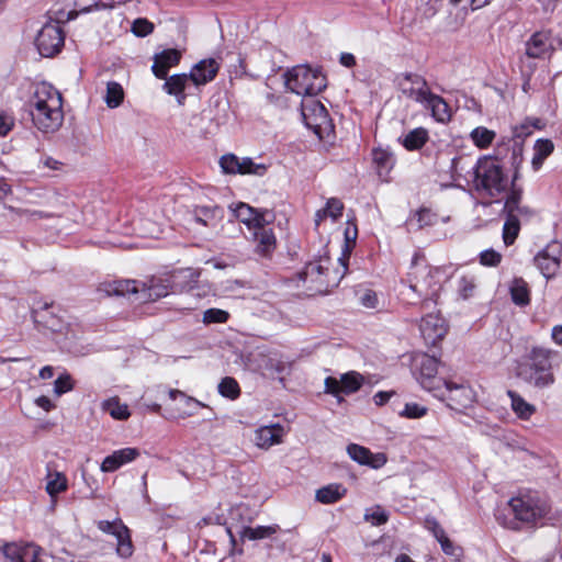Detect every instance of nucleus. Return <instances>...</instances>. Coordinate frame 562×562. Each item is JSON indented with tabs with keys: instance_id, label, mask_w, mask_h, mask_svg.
<instances>
[{
	"instance_id": "e433bc0d",
	"label": "nucleus",
	"mask_w": 562,
	"mask_h": 562,
	"mask_svg": "<svg viewBox=\"0 0 562 562\" xmlns=\"http://www.w3.org/2000/svg\"><path fill=\"white\" fill-rule=\"evenodd\" d=\"M101 409L116 420H126L131 416L127 404L121 403L117 396L104 400L101 403Z\"/></svg>"
},
{
	"instance_id": "6e6d98bb",
	"label": "nucleus",
	"mask_w": 562,
	"mask_h": 562,
	"mask_svg": "<svg viewBox=\"0 0 562 562\" xmlns=\"http://www.w3.org/2000/svg\"><path fill=\"white\" fill-rule=\"evenodd\" d=\"M475 289V279L472 276H462L458 280V293L468 299L472 296Z\"/></svg>"
},
{
	"instance_id": "8fccbe9b",
	"label": "nucleus",
	"mask_w": 562,
	"mask_h": 562,
	"mask_svg": "<svg viewBox=\"0 0 562 562\" xmlns=\"http://www.w3.org/2000/svg\"><path fill=\"white\" fill-rule=\"evenodd\" d=\"M520 231V222L516 217L507 216L503 226V240L506 246L514 244Z\"/></svg>"
},
{
	"instance_id": "1a4fd4ad",
	"label": "nucleus",
	"mask_w": 562,
	"mask_h": 562,
	"mask_svg": "<svg viewBox=\"0 0 562 562\" xmlns=\"http://www.w3.org/2000/svg\"><path fill=\"white\" fill-rule=\"evenodd\" d=\"M396 85L403 97L422 105L431 92L426 79L417 74L407 72L397 76Z\"/></svg>"
},
{
	"instance_id": "2eb2a0df",
	"label": "nucleus",
	"mask_w": 562,
	"mask_h": 562,
	"mask_svg": "<svg viewBox=\"0 0 562 562\" xmlns=\"http://www.w3.org/2000/svg\"><path fill=\"white\" fill-rule=\"evenodd\" d=\"M98 528L105 533L112 535L116 539V551L122 558H130L133 554V544L130 530L121 519L113 521L100 520Z\"/></svg>"
},
{
	"instance_id": "052dcab7",
	"label": "nucleus",
	"mask_w": 562,
	"mask_h": 562,
	"mask_svg": "<svg viewBox=\"0 0 562 562\" xmlns=\"http://www.w3.org/2000/svg\"><path fill=\"white\" fill-rule=\"evenodd\" d=\"M49 307L48 303H43L42 305L37 307H33L32 310V317L35 323L37 324H44L45 327H48L53 330H56L55 325L49 323L45 319V315L43 314L44 311H46Z\"/></svg>"
},
{
	"instance_id": "7ed1b4c3",
	"label": "nucleus",
	"mask_w": 562,
	"mask_h": 562,
	"mask_svg": "<svg viewBox=\"0 0 562 562\" xmlns=\"http://www.w3.org/2000/svg\"><path fill=\"white\" fill-rule=\"evenodd\" d=\"M474 187L492 198L506 195L513 187H517L505 173L497 157L483 156L474 167Z\"/></svg>"
},
{
	"instance_id": "423d86ee",
	"label": "nucleus",
	"mask_w": 562,
	"mask_h": 562,
	"mask_svg": "<svg viewBox=\"0 0 562 562\" xmlns=\"http://www.w3.org/2000/svg\"><path fill=\"white\" fill-rule=\"evenodd\" d=\"M440 273L441 271L439 268L415 263L413 266V271L408 276V289L412 292L417 293L419 296H425L426 300L424 304H426L429 300H432L439 289Z\"/></svg>"
},
{
	"instance_id": "ea45409f",
	"label": "nucleus",
	"mask_w": 562,
	"mask_h": 562,
	"mask_svg": "<svg viewBox=\"0 0 562 562\" xmlns=\"http://www.w3.org/2000/svg\"><path fill=\"white\" fill-rule=\"evenodd\" d=\"M222 209L217 206H201L195 210L194 221L206 227H215L222 218Z\"/></svg>"
},
{
	"instance_id": "e2e57ef3",
	"label": "nucleus",
	"mask_w": 562,
	"mask_h": 562,
	"mask_svg": "<svg viewBox=\"0 0 562 562\" xmlns=\"http://www.w3.org/2000/svg\"><path fill=\"white\" fill-rule=\"evenodd\" d=\"M15 119L8 113H0V136H7L14 127Z\"/></svg>"
},
{
	"instance_id": "c756f323",
	"label": "nucleus",
	"mask_w": 562,
	"mask_h": 562,
	"mask_svg": "<svg viewBox=\"0 0 562 562\" xmlns=\"http://www.w3.org/2000/svg\"><path fill=\"white\" fill-rule=\"evenodd\" d=\"M510 400V408L520 420H529L537 412V407L527 402L520 394L515 391H507Z\"/></svg>"
},
{
	"instance_id": "09e8293b",
	"label": "nucleus",
	"mask_w": 562,
	"mask_h": 562,
	"mask_svg": "<svg viewBox=\"0 0 562 562\" xmlns=\"http://www.w3.org/2000/svg\"><path fill=\"white\" fill-rule=\"evenodd\" d=\"M218 393L231 401H234L240 395V387L238 382L232 376H225L217 385Z\"/></svg>"
},
{
	"instance_id": "0eeeda50",
	"label": "nucleus",
	"mask_w": 562,
	"mask_h": 562,
	"mask_svg": "<svg viewBox=\"0 0 562 562\" xmlns=\"http://www.w3.org/2000/svg\"><path fill=\"white\" fill-rule=\"evenodd\" d=\"M434 395L442 401H448L449 407L457 411L471 406L475 401V393L471 386L451 381H445L442 391H436Z\"/></svg>"
},
{
	"instance_id": "de8ad7c7",
	"label": "nucleus",
	"mask_w": 562,
	"mask_h": 562,
	"mask_svg": "<svg viewBox=\"0 0 562 562\" xmlns=\"http://www.w3.org/2000/svg\"><path fill=\"white\" fill-rule=\"evenodd\" d=\"M325 270L327 271V268L324 267L322 261L310 262L306 266L305 270L301 273V278L304 281L311 280L312 282L315 281L321 284L326 283L328 285L330 283V280L324 281L322 279Z\"/></svg>"
},
{
	"instance_id": "79ce46f5",
	"label": "nucleus",
	"mask_w": 562,
	"mask_h": 562,
	"mask_svg": "<svg viewBox=\"0 0 562 562\" xmlns=\"http://www.w3.org/2000/svg\"><path fill=\"white\" fill-rule=\"evenodd\" d=\"M553 143L549 139H538L533 147L531 165L533 170H539L546 158L553 151Z\"/></svg>"
},
{
	"instance_id": "6ab92c4d",
	"label": "nucleus",
	"mask_w": 562,
	"mask_h": 562,
	"mask_svg": "<svg viewBox=\"0 0 562 562\" xmlns=\"http://www.w3.org/2000/svg\"><path fill=\"white\" fill-rule=\"evenodd\" d=\"M250 233V239L255 244L256 254L267 257L271 255L277 247V238L270 224H261Z\"/></svg>"
},
{
	"instance_id": "393cba45",
	"label": "nucleus",
	"mask_w": 562,
	"mask_h": 562,
	"mask_svg": "<svg viewBox=\"0 0 562 562\" xmlns=\"http://www.w3.org/2000/svg\"><path fill=\"white\" fill-rule=\"evenodd\" d=\"M220 69L218 63L213 59H203L195 64L190 70L191 81L194 86H204L212 81Z\"/></svg>"
},
{
	"instance_id": "9d476101",
	"label": "nucleus",
	"mask_w": 562,
	"mask_h": 562,
	"mask_svg": "<svg viewBox=\"0 0 562 562\" xmlns=\"http://www.w3.org/2000/svg\"><path fill=\"white\" fill-rule=\"evenodd\" d=\"M35 45L43 57H52L64 45V33L56 23L45 24L37 33Z\"/></svg>"
},
{
	"instance_id": "39448f33",
	"label": "nucleus",
	"mask_w": 562,
	"mask_h": 562,
	"mask_svg": "<svg viewBox=\"0 0 562 562\" xmlns=\"http://www.w3.org/2000/svg\"><path fill=\"white\" fill-rule=\"evenodd\" d=\"M285 86L297 95L312 97L319 93L326 87V82L319 70L299 65L285 74Z\"/></svg>"
},
{
	"instance_id": "0e129e2a",
	"label": "nucleus",
	"mask_w": 562,
	"mask_h": 562,
	"mask_svg": "<svg viewBox=\"0 0 562 562\" xmlns=\"http://www.w3.org/2000/svg\"><path fill=\"white\" fill-rule=\"evenodd\" d=\"M522 164V148L520 146H514L512 150V165L514 167L513 182L515 183L518 178V169Z\"/></svg>"
},
{
	"instance_id": "a211bd4d",
	"label": "nucleus",
	"mask_w": 562,
	"mask_h": 562,
	"mask_svg": "<svg viewBox=\"0 0 562 562\" xmlns=\"http://www.w3.org/2000/svg\"><path fill=\"white\" fill-rule=\"evenodd\" d=\"M419 329L424 340L429 345H436L447 334L446 321L439 313H429L424 316Z\"/></svg>"
},
{
	"instance_id": "7c9ffc66",
	"label": "nucleus",
	"mask_w": 562,
	"mask_h": 562,
	"mask_svg": "<svg viewBox=\"0 0 562 562\" xmlns=\"http://www.w3.org/2000/svg\"><path fill=\"white\" fill-rule=\"evenodd\" d=\"M423 106L431 111V115L437 122L445 123L451 117L448 103L440 95L432 92H430Z\"/></svg>"
},
{
	"instance_id": "5fc2aeb1",
	"label": "nucleus",
	"mask_w": 562,
	"mask_h": 562,
	"mask_svg": "<svg viewBox=\"0 0 562 562\" xmlns=\"http://www.w3.org/2000/svg\"><path fill=\"white\" fill-rule=\"evenodd\" d=\"M427 414V408L417 403H406L403 411L398 413L401 417L416 419Z\"/></svg>"
},
{
	"instance_id": "b1692460",
	"label": "nucleus",
	"mask_w": 562,
	"mask_h": 562,
	"mask_svg": "<svg viewBox=\"0 0 562 562\" xmlns=\"http://www.w3.org/2000/svg\"><path fill=\"white\" fill-rule=\"evenodd\" d=\"M181 52L175 48L164 49L154 56L151 71L158 79L166 78L169 69L177 66L181 59Z\"/></svg>"
},
{
	"instance_id": "f257e3e1",
	"label": "nucleus",
	"mask_w": 562,
	"mask_h": 562,
	"mask_svg": "<svg viewBox=\"0 0 562 562\" xmlns=\"http://www.w3.org/2000/svg\"><path fill=\"white\" fill-rule=\"evenodd\" d=\"M31 116L35 127L45 134L57 132L64 122L61 93L47 82L35 86L30 99Z\"/></svg>"
},
{
	"instance_id": "4468645a",
	"label": "nucleus",
	"mask_w": 562,
	"mask_h": 562,
	"mask_svg": "<svg viewBox=\"0 0 562 562\" xmlns=\"http://www.w3.org/2000/svg\"><path fill=\"white\" fill-rule=\"evenodd\" d=\"M229 209L235 217L246 225L249 232L254 228H258L261 224H271L274 218L270 211H260L243 202L232 204Z\"/></svg>"
},
{
	"instance_id": "20e7f679",
	"label": "nucleus",
	"mask_w": 562,
	"mask_h": 562,
	"mask_svg": "<svg viewBox=\"0 0 562 562\" xmlns=\"http://www.w3.org/2000/svg\"><path fill=\"white\" fill-rule=\"evenodd\" d=\"M554 355V351L550 349L533 347L525 361L518 367L517 376L537 390L552 386L555 383L551 363Z\"/></svg>"
},
{
	"instance_id": "bb28decb",
	"label": "nucleus",
	"mask_w": 562,
	"mask_h": 562,
	"mask_svg": "<svg viewBox=\"0 0 562 562\" xmlns=\"http://www.w3.org/2000/svg\"><path fill=\"white\" fill-rule=\"evenodd\" d=\"M200 274V271L193 268L175 271L170 276L172 291L191 292L198 289Z\"/></svg>"
},
{
	"instance_id": "680f3d73",
	"label": "nucleus",
	"mask_w": 562,
	"mask_h": 562,
	"mask_svg": "<svg viewBox=\"0 0 562 562\" xmlns=\"http://www.w3.org/2000/svg\"><path fill=\"white\" fill-rule=\"evenodd\" d=\"M425 528L432 533L436 540H439L440 538H443V536H446L443 528L434 517H427L425 519Z\"/></svg>"
},
{
	"instance_id": "4c0bfd02",
	"label": "nucleus",
	"mask_w": 562,
	"mask_h": 562,
	"mask_svg": "<svg viewBox=\"0 0 562 562\" xmlns=\"http://www.w3.org/2000/svg\"><path fill=\"white\" fill-rule=\"evenodd\" d=\"M372 160L380 178H385L394 166L392 153L386 149L375 148L372 150Z\"/></svg>"
},
{
	"instance_id": "72a5a7b5",
	"label": "nucleus",
	"mask_w": 562,
	"mask_h": 562,
	"mask_svg": "<svg viewBox=\"0 0 562 562\" xmlns=\"http://www.w3.org/2000/svg\"><path fill=\"white\" fill-rule=\"evenodd\" d=\"M45 490L50 496L53 503H56V497L68 488V480L61 472L55 471L46 474Z\"/></svg>"
},
{
	"instance_id": "58836bf2",
	"label": "nucleus",
	"mask_w": 562,
	"mask_h": 562,
	"mask_svg": "<svg viewBox=\"0 0 562 562\" xmlns=\"http://www.w3.org/2000/svg\"><path fill=\"white\" fill-rule=\"evenodd\" d=\"M256 370L262 374L272 375L283 370V363L277 358L276 355L258 353L256 355Z\"/></svg>"
},
{
	"instance_id": "a19ab883",
	"label": "nucleus",
	"mask_w": 562,
	"mask_h": 562,
	"mask_svg": "<svg viewBox=\"0 0 562 562\" xmlns=\"http://www.w3.org/2000/svg\"><path fill=\"white\" fill-rule=\"evenodd\" d=\"M125 92L121 83L116 81H109L104 94V102L108 108L116 109L124 101Z\"/></svg>"
},
{
	"instance_id": "69168bd1",
	"label": "nucleus",
	"mask_w": 562,
	"mask_h": 562,
	"mask_svg": "<svg viewBox=\"0 0 562 562\" xmlns=\"http://www.w3.org/2000/svg\"><path fill=\"white\" fill-rule=\"evenodd\" d=\"M359 301L363 307L375 308L378 306V295L372 290H366L359 297Z\"/></svg>"
},
{
	"instance_id": "864d4df0",
	"label": "nucleus",
	"mask_w": 562,
	"mask_h": 562,
	"mask_svg": "<svg viewBox=\"0 0 562 562\" xmlns=\"http://www.w3.org/2000/svg\"><path fill=\"white\" fill-rule=\"evenodd\" d=\"M434 221H435V215L431 213L430 210L420 209L417 212H415L413 217L409 218V224L414 225V222H416L417 228H423L425 226L431 225L434 223Z\"/></svg>"
},
{
	"instance_id": "603ef678",
	"label": "nucleus",
	"mask_w": 562,
	"mask_h": 562,
	"mask_svg": "<svg viewBox=\"0 0 562 562\" xmlns=\"http://www.w3.org/2000/svg\"><path fill=\"white\" fill-rule=\"evenodd\" d=\"M229 318V313L221 308H209L203 313V323L209 324H223Z\"/></svg>"
},
{
	"instance_id": "f03ea898",
	"label": "nucleus",
	"mask_w": 562,
	"mask_h": 562,
	"mask_svg": "<svg viewBox=\"0 0 562 562\" xmlns=\"http://www.w3.org/2000/svg\"><path fill=\"white\" fill-rule=\"evenodd\" d=\"M508 507L514 518L496 514V520L501 526L510 530H519L521 525L528 527L537 526L547 517L550 512L548 501L537 492L527 491L512 497Z\"/></svg>"
},
{
	"instance_id": "bf43d9fd",
	"label": "nucleus",
	"mask_w": 562,
	"mask_h": 562,
	"mask_svg": "<svg viewBox=\"0 0 562 562\" xmlns=\"http://www.w3.org/2000/svg\"><path fill=\"white\" fill-rule=\"evenodd\" d=\"M502 260V255L494 249H486L480 254V262L486 267H496Z\"/></svg>"
},
{
	"instance_id": "774afa93",
	"label": "nucleus",
	"mask_w": 562,
	"mask_h": 562,
	"mask_svg": "<svg viewBox=\"0 0 562 562\" xmlns=\"http://www.w3.org/2000/svg\"><path fill=\"white\" fill-rule=\"evenodd\" d=\"M366 519L371 521L373 525L380 526L387 521V515L383 509L376 508L372 513L366 514Z\"/></svg>"
},
{
	"instance_id": "cd10ccee",
	"label": "nucleus",
	"mask_w": 562,
	"mask_h": 562,
	"mask_svg": "<svg viewBox=\"0 0 562 562\" xmlns=\"http://www.w3.org/2000/svg\"><path fill=\"white\" fill-rule=\"evenodd\" d=\"M172 290L169 279H153L148 283L140 282L139 299L142 301H156L165 297Z\"/></svg>"
},
{
	"instance_id": "49530a36",
	"label": "nucleus",
	"mask_w": 562,
	"mask_h": 562,
	"mask_svg": "<svg viewBox=\"0 0 562 562\" xmlns=\"http://www.w3.org/2000/svg\"><path fill=\"white\" fill-rule=\"evenodd\" d=\"M357 238V227L355 224H350L346 231H345V239H346V243H345V247H344V250H342V255L341 257L339 258V262L341 265V268H342V273L340 277L338 278H335L333 280L334 283L336 282H339L340 279L345 276V273L347 272V260L349 258V255H350V249H349V243L350 241H355Z\"/></svg>"
},
{
	"instance_id": "c03bdc74",
	"label": "nucleus",
	"mask_w": 562,
	"mask_h": 562,
	"mask_svg": "<svg viewBox=\"0 0 562 562\" xmlns=\"http://www.w3.org/2000/svg\"><path fill=\"white\" fill-rule=\"evenodd\" d=\"M496 133L485 126H477L470 133V139L480 149H485L492 145Z\"/></svg>"
},
{
	"instance_id": "aec40b11",
	"label": "nucleus",
	"mask_w": 562,
	"mask_h": 562,
	"mask_svg": "<svg viewBox=\"0 0 562 562\" xmlns=\"http://www.w3.org/2000/svg\"><path fill=\"white\" fill-rule=\"evenodd\" d=\"M284 435V427L280 424L261 426L254 432V442L259 449L268 450L272 446L280 445Z\"/></svg>"
},
{
	"instance_id": "6e6552de",
	"label": "nucleus",
	"mask_w": 562,
	"mask_h": 562,
	"mask_svg": "<svg viewBox=\"0 0 562 562\" xmlns=\"http://www.w3.org/2000/svg\"><path fill=\"white\" fill-rule=\"evenodd\" d=\"M302 117L305 125L316 135H322L330 127L326 108L315 99H306L301 104Z\"/></svg>"
},
{
	"instance_id": "a18cd8bd",
	"label": "nucleus",
	"mask_w": 562,
	"mask_h": 562,
	"mask_svg": "<svg viewBox=\"0 0 562 562\" xmlns=\"http://www.w3.org/2000/svg\"><path fill=\"white\" fill-rule=\"evenodd\" d=\"M346 493V488H344L339 484H330L324 486L316 492V499L323 504H331L340 499Z\"/></svg>"
},
{
	"instance_id": "473e14b6",
	"label": "nucleus",
	"mask_w": 562,
	"mask_h": 562,
	"mask_svg": "<svg viewBox=\"0 0 562 562\" xmlns=\"http://www.w3.org/2000/svg\"><path fill=\"white\" fill-rule=\"evenodd\" d=\"M108 295L139 294L140 282L136 280H114L103 284Z\"/></svg>"
},
{
	"instance_id": "37998d69",
	"label": "nucleus",
	"mask_w": 562,
	"mask_h": 562,
	"mask_svg": "<svg viewBox=\"0 0 562 562\" xmlns=\"http://www.w3.org/2000/svg\"><path fill=\"white\" fill-rule=\"evenodd\" d=\"M512 300L517 305H527L530 302L528 284L521 278H516L510 284Z\"/></svg>"
},
{
	"instance_id": "dca6fc26",
	"label": "nucleus",
	"mask_w": 562,
	"mask_h": 562,
	"mask_svg": "<svg viewBox=\"0 0 562 562\" xmlns=\"http://www.w3.org/2000/svg\"><path fill=\"white\" fill-rule=\"evenodd\" d=\"M561 260L562 244L559 241L548 244L547 247L535 257L536 266L546 278H551L558 272Z\"/></svg>"
},
{
	"instance_id": "f704fd0d",
	"label": "nucleus",
	"mask_w": 562,
	"mask_h": 562,
	"mask_svg": "<svg viewBox=\"0 0 562 562\" xmlns=\"http://www.w3.org/2000/svg\"><path fill=\"white\" fill-rule=\"evenodd\" d=\"M429 139V133L424 127H416L400 138V143L407 150L420 149Z\"/></svg>"
},
{
	"instance_id": "2f4dec72",
	"label": "nucleus",
	"mask_w": 562,
	"mask_h": 562,
	"mask_svg": "<svg viewBox=\"0 0 562 562\" xmlns=\"http://www.w3.org/2000/svg\"><path fill=\"white\" fill-rule=\"evenodd\" d=\"M280 527L278 525H269V526H246L243 527L238 535L241 540H263L272 538L278 531Z\"/></svg>"
},
{
	"instance_id": "338daca9",
	"label": "nucleus",
	"mask_w": 562,
	"mask_h": 562,
	"mask_svg": "<svg viewBox=\"0 0 562 562\" xmlns=\"http://www.w3.org/2000/svg\"><path fill=\"white\" fill-rule=\"evenodd\" d=\"M115 7L114 0H91V3L89 5L83 7V12H90V11H99V10H108L113 9Z\"/></svg>"
},
{
	"instance_id": "ddd939ff",
	"label": "nucleus",
	"mask_w": 562,
	"mask_h": 562,
	"mask_svg": "<svg viewBox=\"0 0 562 562\" xmlns=\"http://www.w3.org/2000/svg\"><path fill=\"white\" fill-rule=\"evenodd\" d=\"M560 44L548 31H540L532 34L525 43V52L529 58H550Z\"/></svg>"
},
{
	"instance_id": "412c9836",
	"label": "nucleus",
	"mask_w": 562,
	"mask_h": 562,
	"mask_svg": "<svg viewBox=\"0 0 562 562\" xmlns=\"http://www.w3.org/2000/svg\"><path fill=\"white\" fill-rule=\"evenodd\" d=\"M139 456L140 452L137 448L128 447L115 450L103 459L100 470L103 473L115 472L121 467L135 461Z\"/></svg>"
},
{
	"instance_id": "f8f14e48",
	"label": "nucleus",
	"mask_w": 562,
	"mask_h": 562,
	"mask_svg": "<svg viewBox=\"0 0 562 562\" xmlns=\"http://www.w3.org/2000/svg\"><path fill=\"white\" fill-rule=\"evenodd\" d=\"M418 368L417 380L423 389L431 392L442 391V384L446 380L436 376L438 371V361L435 357L423 355L416 359Z\"/></svg>"
},
{
	"instance_id": "a878e982",
	"label": "nucleus",
	"mask_w": 562,
	"mask_h": 562,
	"mask_svg": "<svg viewBox=\"0 0 562 562\" xmlns=\"http://www.w3.org/2000/svg\"><path fill=\"white\" fill-rule=\"evenodd\" d=\"M164 79L162 90L167 94L173 95L179 105H183L187 99L184 91L189 83L192 82L190 74H176Z\"/></svg>"
},
{
	"instance_id": "13d9d810",
	"label": "nucleus",
	"mask_w": 562,
	"mask_h": 562,
	"mask_svg": "<svg viewBox=\"0 0 562 562\" xmlns=\"http://www.w3.org/2000/svg\"><path fill=\"white\" fill-rule=\"evenodd\" d=\"M132 32L138 37L149 35L154 31V24L147 19H136L132 24Z\"/></svg>"
},
{
	"instance_id": "f3484780",
	"label": "nucleus",
	"mask_w": 562,
	"mask_h": 562,
	"mask_svg": "<svg viewBox=\"0 0 562 562\" xmlns=\"http://www.w3.org/2000/svg\"><path fill=\"white\" fill-rule=\"evenodd\" d=\"M220 166L225 173L262 176L266 172V166L255 164L251 158H238L233 154L222 156Z\"/></svg>"
},
{
	"instance_id": "c85d7f7f",
	"label": "nucleus",
	"mask_w": 562,
	"mask_h": 562,
	"mask_svg": "<svg viewBox=\"0 0 562 562\" xmlns=\"http://www.w3.org/2000/svg\"><path fill=\"white\" fill-rule=\"evenodd\" d=\"M168 394L170 400L179 401V406L177 408L179 418H187L193 416L198 413L199 407H206L204 403L198 401L192 396L187 395L182 391L170 390Z\"/></svg>"
},
{
	"instance_id": "4be33fe9",
	"label": "nucleus",
	"mask_w": 562,
	"mask_h": 562,
	"mask_svg": "<svg viewBox=\"0 0 562 562\" xmlns=\"http://www.w3.org/2000/svg\"><path fill=\"white\" fill-rule=\"evenodd\" d=\"M522 189L513 187L508 194L505 195L504 211L507 216L519 220H529L533 215V211L521 204Z\"/></svg>"
},
{
	"instance_id": "3c124183",
	"label": "nucleus",
	"mask_w": 562,
	"mask_h": 562,
	"mask_svg": "<svg viewBox=\"0 0 562 562\" xmlns=\"http://www.w3.org/2000/svg\"><path fill=\"white\" fill-rule=\"evenodd\" d=\"M341 391L346 394L353 393L362 385V378L359 373L349 372L341 375Z\"/></svg>"
},
{
	"instance_id": "9b49d317",
	"label": "nucleus",
	"mask_w": 562,
	"mask_h": 562,
	"mask_svg": "<svg viewBox=\"0 0 562 562\" xmlns=\"http://www.w3.org/2000/svg\"><path fill=\"white\" fill-rule=\"evenodd\" d=\"M0 552L10 562H45L46 554L34 543L8 542L0 546Z\"/></svg>"
},
{
	"instance_id": "c9c22d12",
	"label": "nucleus",
	"mask_w": 562,
	"mask_h": 562,
	"mask_svg": "<svg viewBox=\"0 0 562 562\" xmlns=\"http://www.w3.org/2000/svg\"><path fill=\"white\" fill-rule=\"evenodd\" d=\"M344 204L337 198H330L327 200L324 209H321L315 214V226L318 227L321 223L330 217L334 222L342 215Z\"/></svg>"
},
{
	"instance_id": "5701e85b",
	"label": "nucleus",
	"mask_w": 562,
	"mask_h": 562,
	"mask_svg": "<svg viewBox=\"0 0 562 562\" xmlns=\"http://www.w3.org/2000/svg\"><path fill=\"white\" fill-rule=\"evenodd\" d=\"M348 456L361 465H368L373 469H380L386 463V457L384 453L373 454L368 448L350 443L347 447Z\"/></svg>"
},
{
	"instance_id": "4d7b16f0",
	"label": "nucleus",
	"mask_w": 562,
	"mask_h": 562,
	"mask_svg": "<svg viewBox=\"0 0 562 562\" xmlns=\"http://www.w3.org/2000/svg\"><path fill=\"white\" fill-rule=\"evenodd\" d=\"M74 389V382L68 373L60 374L54 382V393L60 396Z\"/></svg>"
}]
</instances>
